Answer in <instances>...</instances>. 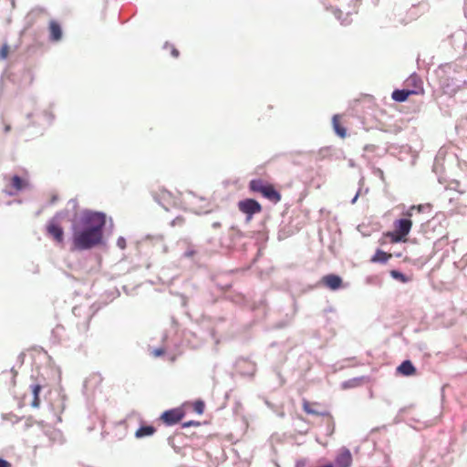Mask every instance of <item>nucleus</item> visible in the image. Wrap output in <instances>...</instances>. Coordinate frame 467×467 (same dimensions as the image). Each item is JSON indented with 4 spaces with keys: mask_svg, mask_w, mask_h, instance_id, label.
<instances>
[{
    "mask_svg": "<svg viewBox=\"0 0 467 467\" xmlns=\"http://www.w3.org/2000/svg\"><path fill=\"white\" fill-rule=\"evenodd\" d=\"M106 216L102 213L85 212L72 226V250L84 251L102 244Z\"/></svg>",
    "mask_w": 467,
    "mask_h": 467,
    "instance_id": "nucleus-1",
    "label": "nucleus"
},
{
    "mask_svg": "<svg viewBox=\"0 0 467 467\" xmlns=\"http://www.w3.org/2000/svg\"><path fill=\"white\" fill-rule=\"evenodd\" d=\"M249 190L253 192L261 193L265 199L274 203H277L281 201V194L275 189L274 185L261 179L250 181Z\"/></svg>",
    "mask_w": 467,
    "mask_h": 467,
    "instance_id": "nucleus-2",
    "label": "nucleus"
},
{
    "mask_svg": "<svg viewBox=\"0 0 467 467\" xmlns=\"http://www.w3.org/2000/svg\"><path fill=\"white\" fill-rule=\"evenodd\" d=\"M411 227L412 222L408 218L396 220L394 222V231L385 233L384 236L389 237L392 244L405 242Z\"/></svg>",
    "mask_w": 467,
    "mask_h": 467,
    "instance_id": "nucleus-3",
    "label": "nucleus"
},
{
    "mask_svg": "<svg viewBox=\"0 0 467 467\" xmlns=\"http://www.w3.org/2000/svg\"><path fill=\"white\" fill-rule=\"evenodd\" d=\"M8 181L6 184L7 192L12 195L18 192H21L29 187L28 178L20 177L18 175H13L11 177H5Z\"/></svg>",
    "mask_w": 467,
    "mask_h": 467,
    "instance_id": "nucleus-4",
    "label": "nucleus"
},
{
    "mask_svg": "<svg viewBox=\"0 0 467 467\" xmlns=\"http://www.w3.org/2000/svg\"><path fill=\"white\" fill-rule=\"evenodd\" d=\"M240 212L247 215V220L250 221L254 214L262 212L261 204L254 199H245L240 201L237 204Z\"/></svg>",
    "mask_w": 467,
    "mask_h": 467,
    "instance_id": "nucleus-5",
    "label": "nucleus"
},
{
    "mask_svg": "<svg viewBox=\"0 0 467 467\" xmlns=\"http://www.w3.org/2000/svg\"><path fill=\"white\" fill-rule=\"evenodd\" d=\"M184 416V412L182 409L176 408L172 410H169L164 411L161 416V420L166 424V425H174L178 422H180Z\"/></svg>",
    "mask_w": 467,
    "mask_h": 467,
    "instance_id": "nucleus-6",
    "label": "nucleus"
},
{
    "mask_svg": "<svg viewBox=\"0 0 467 467\" xmlns=\"http://www.w3.org/2000/svg\"><path fill=\"white\" fill-rule=\"evenodd\" d=\"M47 234L58 244H62L64 241V230L63 228L54 223L50 222L47 226Z\"/></svg>",
    "mask_w": 467,
    "mask_h": 467,
    "instance_id": "nucleus-7",
    "label": "nucleus"
},
{
    "mask_svg": "<svg viewBox=\"0 0 467 467\" xmlns=\"http://www.w3.org/2000/svg\"><path fill=\"white\" fill-rule=\"evenodd\" d=\"M303 410L306 413L315 416H327L328 413L320 410L321 404L318 402H310L303 400Z\"/></svg>",
    "mask_w": 467,
    "mask_h": 467,
    "instance_id": "nucleus-8",
    "label": "nucleus"
},
{
    "mask_svg": "<svg viewBox=\"0 0 467 467\" xmlns=\"http://www.w3.org/2000/svg\"><path fill=\"white\" fill-rule=\"evenodd\" d=\"M49 40L58 42L62 39L63 32L61 25L56 20H50L48 24Z\"/></svg>",
    "mask_w": 467,
    "mask_h": 467,
    "instance_id": "nucleus-9",
    "label": "nucleus"
},
{
    "mask_svg": "<svg viewBox=\"0 0 467 467\" xmlns=\"http://www.w3.org/2000/svg\"><path fill=\"white\" fill-rule=\"evenodd\" d=\"M322 283L327 287L337 290L342 285V279L336 275H327L322 277Z\"/></svg>",
    "mask_w": 467,
    "mask_h": 467,
    "instance_id": "nucleus-10",
    "label": "nucleus"
},
{
    "mask_svg": "<svg viewBox=\"0 0 467 467\" xmlns=\"http://www.w3.org/2000/svg\"><path fill=\"white\" fill-rule=\"evenodd\" d=\"M419 90L395 89L391 94V99L397 102H404L410 95H419Z\"/></svg>",
    "mask_w": 467,
    "mask_h": 467,
    "instance_id": "nucleus-11",
    "label": "nucleus"
},
{
    "mask_svg": "<svg viewBox=\"0 0 467 467\" xmlns=\"http://www.w3.org/2000/svg\"><path fill=\"white\" fill-rule=\"evenodd\" d=\"M392 257V254L389 253H386L380 249H378L375 253V254L371 257L370 262L371 263H380L385 264L387 263L390 258Z\"/></svg>",
    "mask_w": 467,
    "mask_h": 467,
    "instance_id": "nucleus-12",
    "label": "nucleus"
},
{
    "mask_svg": "<svg viewBox=\"0 0 467 467\" xmlns=\"http://www.w3.org/2000/svg\"><path fill=\"white\" fill-rule=\"evenodd\" d=\"M398 371L404 376H411L415 374L416 368L410 360H405L399 366Z\"/></svg>",
    "mask_w": 467,
    "mask_h": 467,
    "instance_id": "nucleus-13",
    "label": "nucleus"
},
{
    "mask_svg": "<svg viewBox=\"0 0 467 467\" xmlns=\"http://www.w3.org/2000/svg\"><path fill=\"white\" fill-rule=\"evenodd\" d=\"M332 124L335 132L342 139L347 136V130L340 123V117L338 115H335L332 119Z\"/></svg>",
    "mask_w": 467,
    "mask_h": 467,
    "instance_id": "nucleus-14",
    "label": "nucleus"
},
{
    "mask_svg": "<svg viewBox=\"0 0 467 467\" xmlns=\"http://www.w3.org/2000/svg\"><path fill=\"white\" fill-rule=\"evenodd\" d=\"M406 84L408 86H412V90H419L420 94L423 93V88H422V81L420 78L416 75H411L407 80Z\"/></svg>",
    "mask_w": 467,
    "mask_h": 467,
    "instance_id": "nucleus-15",
    "label": "nucleus"
},
{
    "mask_svg": "<svg viewBox=\"0 0 467 467\" xmlns=\"http://www.w3.org/2000/svg\"><path fill=\"white\" fill-rule=\"evenodd\" d=\"M41 389H42V387L39 384H35V385L31 386V390L33 393V400L31 402V406L34 408H38L40 406L39 393H40Z\"/></svg>",
    "mask_w": 467,
    "mask_h": 467,
    "instance_id": "nucleus-16",
    "label": "nucleus"
},
{
    "mask_svg": "<svg viewBox=\"0 0 467 467\" xmlns=\"http://www.w3.org/2000/svg\"><path fill=\"white\" fill-rule=\"evenodd\" d=\"M156 431L155 428L153 426H141L140 428H139L136 432H135V436L136 438H143V437H146V436H150L152 434H154Z\"/></svg>",
    "mask_w": 467,
    "mask_h": 467,
    "instance_id": "nucleus-17",
    "label": "nucleus"
},
{
    "mask_svg": "<svg viewBox=\"0 0 467 467\" xmlns=\"http://www.w3.org/2000/svg\"><path fill=\"white\" fill-rule=\"evenodd\" d=\"M389 274H390V275L394 279H396V280H398V281H400L401 283H408L409 281H410V277H408L407 275H405L402 273L399 272L398 270H391L389 272Z\"/></svg>",
    "mask_w": 467,
    "mask_h": 467,
    "instance_id": "nucleus-18",
    "label": "nucleus"
},
{
    "mask_svg": "<svg viewBox=\"0 0 467 467\" xmlns=\"http://www.w3.org/2000/svg\"><path fill=\"white\" fill-rule=\"evenodd\" d=\"M11 52V47L7 43H3L0 47V60H5Z\"/></svg>",
    "mask_w": 467,
    "mask_h": 467,
    "instance_id": "nucleus-19",
    "label": "nucleus"
},
{
    "mask_svg": "<svg viewBox=\"0 0 467 467\" xmlns=\"http://www.w3.org/2000/svg\"><path fill=\"white\" fill-rule=\"evenodd\" d=\"M193 410L198 414H202L204 411V402L202 400H197L193 403Z\"/></svg>",
    "mask_w": 467,
    "mask_h": 467,
    "instance_id": "nucleus-20",
    "label": "nucleus"
},
{
    "mask_svg": "<svg viewBox=\"0 0 467 467\" xmlns=\"http://www.w3.org/2000/svg\"><path fill=\"white\" fill-rule=\"evenodd\" d=\"M184 222H185L184 218L178 216L174 220H172L171 225L172 226L182 225L184 223Z\"/></svg>",
    "mask_w": 467,
    "mask_h": 467,
    "instance_id": "nucleus-21",
    "label": "nucleus"
},
{
    "mask_svg": "<svg viewBox=\"0 0 467 467\" xmlns=\"http://www.w3.org/2000/svg\"><path fill=\"white\" fill-rule=\"evenodd\" d=\"M126 240L124 237L120 236L118 238L117 240V245L120 248V249H125L126 248Z\"/></svg>",
    "mask_w": 467,
    "mask_h": 467,
    "instance_id": "nucleus-22",
    "label": "nucleus"
},
{
    "mask_svg": "<svg viewBox=\"0 0 467 467\" xmlns=\"http://www.w3.org/2000/svg\"><path fill=\"white\" fill-rule=\"evenodd\" d=\"M182 426L183 427L200 426V422L199 421H194V420H190V421L184 422L182 424Z\"/></svg>",
    "mask_w": 467,
    "mask_h": 467,
    "instance_id": "nucleus-23",
    "label": "nucleus"
},
{
    "mask_svg": "<svg viewBox=\"0 0 467 467\" xmlns=\"http://www.w3.org/2000/svg\"><path fill=\"white\" fill-rule=\"evenodd\" d=\"M161 199L166 200L168 197H171V193L165 190H162L160 193Z\"/></svg>",
    "mask_w": 467,
    "mask_h": 467,
    "instance_id": "nucleus-24",
    "label": "nucleus"
},
{
    "mask_svg": "<svg viewBox=\"0 0 467 467\" xmlns=\"http://www.w3.org/2000/svg\"><path fill=\"white\" fill-rule=\"evenodd\" d=\"M0 467H11V463L2 458H0Z\"/></svg>",
    "mask_w": 467,
    "mask_h": 467,
    "instance_id": "nucleus-25",
    "label": "nucleus"
},
{
    "mask_svg": "<svg viewBox=\"0 0 467 467\" xmlns=\"http://www.w3.org/2000/svg\"><path fill=\"white\" fill-rule=\"evenodd\" d=\"M164 354V350L162 348H158L153 351V355L155 357H159Z\"/></svg>",
    "mask_w": 467,
    "mask_h": 467,
    "instance_id": "nucleus-26",
    "label": "nucleus"
},
{
    "mask_svg": "<svg viewBox=\"0 0 467 467\" xmlns=\"http://www.w3.org/2000/svg\"><path fill=\"white\" fill-rule=\"evenodd\" d=\"M171 55L174 57H178L180 55L178 49H176L174 47H171Z\"/></svg>",
    "mask_w": 467,
    "mask_h": 467,
    "instance_id": "nucleus-27",
    "label": "nucleus"
},
{
    "mask_svg": "<svg viewBox=\"0 0 467 467\" xmlns=\"http://www.w3.org/2000/svg\"><path fill=\"white\" fill-rule=\"evenodd\" d=\"M10 130H11V125L8 123H5V125H4L5 133H8Z\"/></svg>",
    "mask_w": 467,
    "mask_h": 467,
    "instance_id": "nucleus-28",
    "label": "nucleus"
},
{
    "mask_svg": "<svg viewBox=\"0 0 467 467\" xmlns=\"http://www.w3.org/2000/svg\"><path fill=\"white\" fill-rule=\"evenodd\" d=\"M8 373H9V374L11 375V377H12V382H13V384H15V378H16V372H15L13 369H11Z\"/></svg>",
    "mask_w": 467,
    "mask_h": 467,
    "instance_id": "nucleus-29",
    "label": "nucleus"
},
{
    "mask_svg": "<svg viewBox=\"0 0 467 467\" xmlns=\"http://www.w3.org/2000/svg\"><path fill=\"white\" fill-rule=\"evenodd\" d=\"M194 254H195L194 251H188V252L185 253V255L190 257V256H192Z\"/></svg>",
    "mask_w": 467,
    "mask_h": 467,
    "instance_id": "nucleus-30",
    "label": "nucleus"
},
{
    "mask_svg": "<svg viewBox=\"0 0 467 467\" xmlns=\"http://www.w3.org/2000/svg\"><path fill=\"white\" fill-rule=\"evenodd\" d=\"M57 200V197L56 195L52 196L50 202L55 203Z\"/></svg>",
    "mask_w": 467,
    "mask_h": 467,
    "instance_id": "nucleus-31",
    "label": "nucleus"
},
{
    "mask_svg": "<svg viewBox=\"0 0 467 467\" xmlns=\"http://www.w3.org/2000/svg\"><path fill=\"white\" fill-rule=\"evenodd\" d=\"M158 201L166 210H168V207L166 206V204L164 202H161V200H159V199H158Z\"/></svg>",
    "mask_w": 467,
    "mask_h": 467,
    "instance_id": "nucleus-32",
    "label": "nucleus"
},
{
    "mask_svg": "<svg viewBox=\"0 0 467 467\" xmlns=\"http://www.w3.org/2000/svg\"><path fill=\"white\" fill-rule=\"evenodd\" d=\"M29 82L32 83L34 80V77L32 76V74H29Z\"/></svg>",
    "mask_w": 467,
    "mask_h": 467,
    "instance_id": "nucleus-33",
    "label": "nucleus"
},
{
    "mask_svg": "<svg viewBox=\"0 0 467 467\" xmlns=\"http://www.w3.org/2000/svg\"><path fill=\"white\" fill-rule=\"evenodd\" d=\"M406 215H407L408 217H410V216L412 215V213H411V212H410V211H409V212H407Z\"/></svg>",
    "mask_w": 467,
    "mask_h": 467,
    "instance_id": "nucleus-34",
    "label": "nucleus"
},
{
    "mask_svg": "<svg viewBox=\"0 0 467 467\" xmlns=\"http://www.w3.org/2000/svg\"><path fill=\"white\" fill-rule=\"evenodd\" d=\"M421 208H422V206H421V205H419V206L417 207V209H418L420 212L421 211Z\"/></svg>",
    "mask_w": 467,
    "mask_h": 467,
    "instance_id": "nucleus-35",
    "label": "nucleus"
}]
</instances>
